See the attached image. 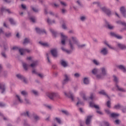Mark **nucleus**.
Returning <instances> with one entry per match:
<instances>
[{
  "label": "nucleus",
  "mask_w": 126,
  "mask_h": 126,
  "mask_svg": "<svg viewBox=\"0 0 126 126\" xmlns=\"http://www.w3.org/2000/svg\"><path fill=\"white\" fill-rule=\"evenodd\" d=\"M101 70V73L100 74H97V73H98V69L96 68H94L92 70V73L94 75H96V77L97 79H102V78L107 74V71H106V69H105V68H102Z\"/></svg>",
  "instance_id": "nucleus-1"
},
{
  "label": "nucleus",
  "mask_w": 126,
  "mask_h": 126,
  "mask_svg": "<svg viewBox=\"0 0 126 126\" xmlns=\"http://www.w3.org/2000/svg\"><path fill=\"white\" fill-rule=\"evenodd\" d=\"M69 45L71 49H73V46H74V45H76L78 48H83V47L85 46V45H80L78 40L75 37H71V39L69 41Z\"/></svg>",
  "instance_id": "nucleus-2"
},
{
  "label": "nucleus",
  "mask_w": 126,
  "mask_h": 126,
  "mask_svg": "<svg viewBox=\"0 0 126 126\" xmlns=\"http://www.w3.org/2000/svg\"><path fill=\"white\" fill-rule=\"evenodd\" d=\"M59 95L58 93H54V92H49L46 94V96H48L50 99L53 100L54 98L57 97Z\"/></svg>",
  "instance_id": "nucleus-3"
},
{
  "label": "nucleus",
  "mask_w": 126,
  "mask_h": 126,
  "mask_svg": "<svg viewBox=\"0 0 126 126\" xmlns=\"http://www.w3.org/2000/svg\"><path fill=\"white\" fill-rule=\"evenodd\" d=\"M64 94L66 97H68V98H70L72 100V101H74V96L73 94H72V92H68L64 93Z\"/></svg>",
  "instance_id": "nucleus-4"
},
{
  "label": "nucleus",
  "mask_w": 126,
  "mask_h": 126,
  "mask_svg": "<svg viewBox=\"0 0 126 126\" xmlns=\"http://www.w3.org/2000/svg\"><path fill=\"white\" fill-rule=\"evenodd\" d=\"M60 35L61 36V43L62 45H65V41L67 39V36L64 35L63 33H61Z\"/></svg>",
  "instance_id": "nucleus-5"
},
{
  "label": "nucleus",
  "mask_w": 126,
  "mask_h": 126,
  "mask_svg": "<svg viewBox=\"0 0 126 126\" xmlns=\"http://www.w3.org/2000/svg\"><path fill=\"white\" fill-rule=\"evenodd\" d=\"M64 79L63 81V84H65V83L68 82L70 80V78L69 75L65 74L64 75Z\"/></svg>",
  "instance_id": "nucleus-6"
},
{
  "label": "nucleus",
  "mask_w": 126,
  "mask_h": 126,
  "mask_svg": "<svg viewBox=\"0 0 126 126\" xmlns=\"http://www.w3.org/2000/svg\"><path fill=\"white\" fill-rule=\"evenodd\" d=\"M16 77H17V78H19V79H21V80H23L25 83H26V82H27V80H26V79H25V78H24V77L21 74H17L16 75Z\"/></svg>",
  "instance_id": "nucleus-7"
},
{
  "label": "nucleus",
  "mask_w": 126,
  "mask_h": 126,
  "mask_svg": "<svg viewBox=\"0 0 126 126\" xmlns=\"http://www.w3.org/2000/svg\"><path fill=\"white\" fill-rule=\"evenodd\" d=\"M51 53L53 57L54 58H56V57H58V51H57V49H53L51 51Z\"/></svg>",
  "instance_id": "nucleus-8"
},
{
  "label": "nucleus",
  "mask_w": 126,
  "mask_h": 126,
  "mask_svg": "<svg viewBox=\"0 0 126 126\" xmlns=\"http://www.w3.org/2000/svg\"><path fill=\"white\" fill-rule=\"evenodd\" d=\"M19 52L22 56L23 55H24L25 53H29L30 52V50L29 49H19Z\"/></svg>",
  "instance_id": "nucleus-9"
},
{
  "label": "nucleus",
  "mask_w": 126,
  "mask_h": 126,
  "mask_svg": "<svg viewBox=\"0 0 126 126\" xmlns=\"http://www.w3.org/2000/svg\"><path fill=\"white\" fill-rule=\"evenodd\" d=\"M120 11H121L122 14L123 15V16H124V17H126V8H125V7H121L120 8Z\"/></svg>",
  "instance_id": "nucleus-10"
},
{
  "label": "nucleus",
  "mask_w": 126,
  "mask_h": 126,
  "mask_svg": "<svg viewBox=\"0 0 126 126\" xmlns=\"http://www.w3.org/2000/svg\"><path fill=\"white\" fill-rule=\"evenodd\" d=\"M100 53L104 55H108V49L106 48H102L100 50Z\"/></svg>",
  "instance_id": "nucleus-11"
},
{
  "label": "nucleus",
  "mask_w": 126,
  "mask_h": 126,
  "mask_svg": "<svg viewBox=\"0 0 126 126\" xmlns=\"http://www.w3.org/2000/svg\"><path fill=\"white\" fill-rule=\"evenodd\" d=\"M101 10L104 12H105V13H106L107 14V15H110V14H111V11H110V10L106 8V7H102L101 8Z\"/></svg>",
  "instance_id": "nucleus-12"
},
{
  "label": "nucleus",
  "mask_w": 126,
  "mask_h": 126,
  "mask_svg": "<svg viewBox=\"0 0 126 126\" xmlns=\"http://www.w3.org/2000/svg\"><path fill=\"white\" fill-rule=\"evenodd\" d=\"M103 44H104V45H106V46H107L108 48H109V49H111V50H117V49H116V48L109 45V44H108V41H107V40L104 41Z\"/></svg>",
  "instance_id": "nucleus-13"
},
{
  "label": "nucleus",
  "mask_w": 126,
  "mask_h": 126,
  "mask_svg": "<svg viewBox=\"0 0 126 126\" xmlns=\"http://www.w3.org/2000/svg\"><path fill=\"white\" fill-rule=\"evenodd\" d=\"M110 35L111 36H113V37H115L116 38H117V39H122V38H123L122 36L117 34L115 32H110Z\"/></svg>",
  "instance_id": "nucleus-14"
},
{
  "label": "nucleus",
  "mask_w": 126,
  "mask_h": 126,
  "mask_svg": "<svg viewBox=\"0 0 126 126\" xmlns=\"http://www.w3.org/2000/svg\"><path fill=\"white\" fill-rule=\"evenodd\" d=\"M92 119V116H89L87 117V119H86V125H90V124L91 123V120Z\"/></svg>",
  "instance_id": "nucleus-15"
},
{
  "label": "nucleus",
  "mask_w": 126,
  "mask_h": 126,
  "mask_svg": "<svg viewBox=\"0 0 126 126\" xmlns=\"http://www.w3.org/2000/svg\"><path fill=\"white\" fill-rule=\"evenodd\" d=\"M116 87L119 91H121V92H125L126 90L125 89H123V88L120 87L118 84L116 85Z\"/></svg>",
  "instance_id": "nucleus-16"
},
{
  "label": "nucleus",
  "mask_w": 126,
  "mask_h": 126,
  "mask_svg": "<svg viewBox=\"0 0 126 126\" xmlns=\"http://www.w3.org/2000/svg\"><path fill=\"white\" fill-rule=\"evenodd\" d=\"M105 24V26L109 29H114V26H112V25H110L108 22L106 21Z\"/></svg>",
  "instance_id": "nucleus-17"
},
{
  "label": "nucleus",
  "mask_w": 126,
  "mask_h": 126,
  "mask_svg": "<svg viewBox=\"0 0 126 126\" xmlns=\"http://www.w3.org/2000/svg\"><path fill=\"white\" fill-rule=\"evenodd\" d=\"M90 107H94L95 109L99 110V106L97 105H95V104H94V103H93V102H90Z\"/></svg>",
  "instance_id": "nucleus-18"
},
{
  "label": "nucleus",
  "mask_w": 126,
  "mask_h": 126,
  "mask_svg": "<svg viewBox=\"0 0 126 126\" xmlns=\"http://www.w3.org/2000/svg\"><path fill=\"white\" fill-rule=\"evenodd\" d=\"M0 89L1 93H4V91H5V88L4 87V85L0 84Z\"/></svg>",
  "instance_id": "nucleus-19"
},
{
  "label": "nucleus",
  "mask_w": 126,
  "mask_h": 126,
  "mask_svg": "<svg viewBox=\"0 0 126 126\" xmlns=\"http://www.w3.org/2000/svg\"><path fill=\"white\" fill-rule=\"evenodd\" d=\"M61 63L62 65H63V66H64V67H65V66H67V63L64 60H62L61 61Z\"/></svg>",
  "instance_id": "nucleus-20"
},
{
  "label": "nucleus",
  "mask_w": 126,
  "mask_h": 126,
  "mask_svg": "<svg viewBox=\"0 0 126 126\" xmlns=\"http://www.w3.org/2000/svg\"><path fill=\"white\" fill-rule=\"evenodd\" d=\"M39 43L40 45H41V46H43V47H48V46H49V44H48L47 42L40 41Z\"/></svg>",
  "instance_id": "nucleus-21"
},
{
  "label": "nucleus",
  "mask_w": 126,
  "mask_h": 126,
  "mask_svg": "<svg viewBox=\"0 0 126 126\" xmlns=\"http://www.w3.org/2000/svg\"><path fill=\"white\" fill-rule=\"evenodd\" d=\"M118 68H120V69H122L124 72H126V68L125 67V66H124L123 65H119Z\"/></svg>",
  "instance_id": "nucleus-22"
},
{
  "label": "nucleus",
  "mask_w": 126,
  "mask_h": 126,
  "mask_svg": "<svg viewBox=\"0 0 126 126\" xmlns=\"http://www.w3.org/2000/svg\"><path fill=\"white\" fill-rule=\"evenodd\" d=\"M117 46L120 49H126V45H123L121 43H118Z\"/></svg>",
  "instance_id": "nucleus-23"
},
{
  "label": "nucleus",
  "mask_w": 126,
  "mask_h": 126,
  "mask_svg": "<svg viewBox=\"0 0 126 126\" xmlns=\"http://www.w3.org/2000/svg\"><path fill=\"white\" fill-rule=\"evenodd\" d=\"M84 83L85 84H88L89 83V79L88 78H84Z\"/></svg>",
  "instance_id": "nucleus-24"
},
{
  "label": "nucleus",
  "mask_w": 126,
  "mask_h": 126,
  "mask_svg": "<svg viewBox=\"0 0 126 126\" xmlns=\"http://www.w3.org/2000/svg\"><path fill=\"white\" fill-rule=\"evenodd\" d=\"M36 65H37V62L36 61L32 62V63L31 64V67H32V68L36 67Z\"/></svg>",
  "instance_id": "nucleus-25"
},
{
  "label": "nucleus",
  "mask_w": 126,
  "mask_h": 126,
  "mask_svg": "<svg viewBox=\"0 0 126 126\" xmlns=\"http://www.w3.org/2000/svg\"><path fill=\"white\" fill-rule=\"evenodd\" d=\"M80 95L81 96V97H83V100H86V96H85V94H84L83 93V92H81L80 93Z\"/></svg>",
  "instance_id": "nucleus-26"
},
{
  "label": "nucleus",
  "mask_w": 126,
  "mask_h": 126,
  "mask_svg": "<svg viewBox=\"0 0 126 126\" xmlns=\"http://www.w3.org/2000/svg\"><path fill=\"white\" fill-rule=\"evenodd\" d=\"M35 30L37 33H42L43 32H45V31H42V30L39 29L38 28H35Z\"/></svg>",
  "instance_id": "nucleus-27"
},
{
  "label": "nucleus",
  "mask_w": 126,
  "mask_h": 126,
  "mask_svg": "<svg viewBox=\"0 0 126 126\" xmlns=\"http://www.w3.org/2000/svg\"><path fill=\"white\" fill-rule=\"evenodd\" d=\"M23 66L24 69L26 70L28 69V67H29V65H28L27 64H26V63H23Z\"/></svg>",
  "instance_id": "nucleus-28"
},
{
  "label": "nucleus",
  "mask_w": 126,
  "mask_h": 126,
  "mask_svg": "<svg viewBox=\"0 0 126 126\" xmlns=\"http://www.w3.org/2000/svg\"><path fill=\"white\" fill-rule=\"evenodd\" d=\"M117 24H121L122 25H123L126 27V23L125 22H122V21H119L117 22Z\"/></svg>",
  "instance_id": "nucleus-29"
},
{
  "label": "nucleus",
  "mask_w": 126,
  "mask_h": 126,
  "mask_svg": "<svg viewBox=\"0 0 126 126\" xmlns=\"http://www.w3.org/2000/svg\"><path fill=\"white\" fill-rule=\"evenodd\" d=\"M93 63L94 64H96V65H98V64H99V63L98 62V61L97 60H96L95 59L93 60Z\"/></svg>",
  "instance_id": "nucleus-30"
},
{
  "label": "nucleus",
  "mask_w": 126,
  "mask_h": 126,
  "mask_svg": "<svg viewBox=\"0 0 126 126\" xmlns=\"http://www.w3.org/2000/svg\"><path fill=\"white\" fill-rule=\"evenodd\" d=\"M62 50H63V52H66V53H67V54H70V53H71V51L67 50L64 49L63 47H62Z\"/></svg>",
  "instance_id": "nucleus-31"
},
{
  "label": "nucleus",
  "mask_w": 126,
  "mask_h": 126,
  "mask_svg": "<svg viewBox=\"0 0 126 126\" xmlns=\"http://www.w3.org/2000/svg\"><path fill=\"white\" fill-rule=\"evenodd\" d=\"M119 116V114L117 113H111V117L112 118H116V117H118Z\"/></svg>",
  "instance_id": "nucleus-32"
},
{
  "label": "nucleus",
  "mask_w": 126,
  "mask_h": 126,
  "mask_svg": "<svg viewBox=\"0 0 126 126\" xmlns=\"http://www.w3.org/2000/svg\"><path fill=\"white\" fill-rule=\"evenodd\" d=\"M4 11H7V12L9 13V10H7L4 7H1V12H3Z\"/></svg>",
  "instance_id": "nucleus-33"
},
{
  "label": "nucleus",
  "mask_w": 126,
  "mask_h": 126,
  "mask_svg": "<svg viewBox=\"0 0 126 126\" xmlns=\"http://www.w3.org/2000/svg\"><path fill=\"white\" fill-rule=\"evenodd\" d=\"M113 79L115 82H116V83L119 82V79L117 77H116V76H113Z\"/></svg>",
  "instance_id": "nucleus-34"
},
{
  "label": "nucleus",
  "mask_w": 126,
  "mask_h": 126,
  "mask_svg": "<svg viewBox=\"0 0 126 126\" xmlns=\"http://www.w3.org/2000/svg\"><path fill=\"white\" fill-rule=\"evenodd\" d=\"M77 100H78V101L77 103V106H78L79 105H83V102L80 101L79 100V98H77Z\"/></svg>",
  "instance_id": "nucleus-35"
},
{
  "label": "nucleus",
  "mask_w": 126,
  "mask_h": 126,
  "mask_svg": "<svg viewBox=\"0 0 126 126\" xmlns=\"http://www.w3.org/2000/svg\"><path fill=\"white\" fill-rule=\"evenodd\" d=\"M50 31L51 32V33H52V35H53V36H56V35L57 34V32H55V31H54V30L51 29Z\"/></svg>",
  "instance_id": "nucleus-36"
},
{
  "label": "nucleus",
  "mask_w": 126,
  "mask_h": 126,
  "mask_svg": "<svg viewBox=\"0 0 126 126\" xmlns=\"http://www.w3.org/2000/svg\"><path fill=\"white\" fill-rule=\"evenodd\" d=\"M55 120L57 122V123H58V124H62V121L60 118H56Z\"/></svg>",
  "instance_id": "nucleus-37"
},
{
  "label": "nucleus",
  "mask_w": 126,
  "mask_h": 126,
  "mask_svg": "<svg viewBox=\"0 0 126 126\" xmlns=\"http://www.w3.org/2000/svg\"><path fill=\"white\" fill-rule=\"evenodd\" d=\"M21 94H22V95H23V96H26V95H27L28 94L26 92V91H23L21 92Z\"/></svg>",
  "instance_id": "nucleus-38"
},
{
  "label": "nucleus",
  "mask_w": 126,
  "mask_h": 126,
  "mask_svg": "<svg viewBox=\"0 0 126 126\" xmlns=\"http://www.w3.org/2000/svg\"><path fill=\"white\" fill-rule=\"evenodd\" d=\"M9 21L10 22L11 24H15V22L12 18L9 19Z\"/></svg>",
  "instance_id": "nucleus-39"
},
{
  "label": "nucleus",
  "mask_w": 126,
  "mask_h": 126,
  "mask_svg": "<svg viewBox=\"0 0 126 126\" xmlns=\"http://www.w3.org/2000/svg\"><path fill=\"white\" fill-rule=\"evenodd\" d=\"M29 41H30L29 39H28V38H26V39H25V40H24V42H23V44H27V43H29Z\"/></svg>",
  "instance_id": "nucleus-40"
},
{
  "label": "nucleus",
  "mask_w": 126,
  "mask_h": 126,
  "mask_svg": "<svg viewBox=\"0 0 126 126\" xmlns=\"http://www.w3.org/2000/svg\"><path fill=\"white\" fill-rule=\"evenodd\" d=\"M99 94H102V95H106V93L105 91L102 90L99 92Z\"/></svg>",
  "instance_id": "nucleus-41"
},
{
  "label": "nucleus",
  "mask_w": 126,
  "mask_h": 126,
  "mask_svg": "<svg viewBox=\"0 0 126 126\" xmlns=\"http://www.w3.org/2000/svg\"><path fill=\"white\" fill-rule=\"evenodd\" d=\"M16 97L17 98L18 100L19 101V102H20V103H23V101H22L21 99H20V96H19V95H16Z\"/></svg>",
  "instance_id": "nucleus-42"
},
{
  "label": "nucleus",
  "mask_w": 126,
  "mask_h": 126,
  "mask_svg": "<svg viewBox=\"0 0 126 126\" xmlns=\"http://www.w3.org/2000/svg\"><path fill=\"white\" fill-rule=\"evenodd\" d=\"M106 105L108 108H110L111 107V102L110 101H108L107 102Z\"/></svg>",
  "instance_id": "nucleus-43"
},
{
  "label": "nucleus",
  "mask_w": 126,
  "mask_h": 126,
  "mask_svg": "<svg viewBox=\"0 0 126 126\" xmlns=\"http://www.w3.org/2000/svg\"><path fill=\"white\" fill-rule=\"evenodd\" d=\"M115 109H120L121 108V105L120 104H117L114 106Z\"/></svg>",
  "instance_id": "nucleus-44"
},
{
  "label": "nucleus",
  "mask_w": 126,
  "mask_h": 126,
  "mask_svg": "<svg viewBox=\"0 0 126 126\" xmlns=\"http://www.w3.org/2000/svg\"><path fill=\"white\" fill-rule=\"evenodd\" d=\"M74 75L75 77H79V76H80V74L78 73H76Z\"/></svg>",
  "instance_id": "nucleus-45"
},
{
  "label": "nucleus",
  "mask_w": 126,
  "mask_h": 126,
  "mask_svg": "<svg viewBox=\"0 0 126 126\" xmlns=\"http://www.w3.org/2000/svg\"><path fill=\"white\" fill-rule=\"evenodd\" d=\"M32 93L34 94V95H37L38 94V92L35 90H32Z\"/></svg>",
  "instance_id": "nucleus-46"
},
{
  "label": "nucleus",
  "mask_w": 126,
  "mask_h": 126,
  "mask_svg": "<svg viewBox=\"0 0 126 126\" xmlns=\"http://www.w3.org/2000/svg\"><path fill=\"white\" fill-rule=\"evenodd\" d=\"M85 19H86V17H85V16H82L81 17V20H82V21H84Z\"/></svg>",
  "instance_id": "nucleus-47"
},
{
  "label": "nucleus",
  "mask_w": 126,
  "mask_h": 126,
  "mask_svg": "<svg viewBox=\"0 0 126 126\" xmlns=\"http://www.w3.org/2000/svg\"><path fill=\"white\" fill-rule=\"evenodd\" d=\"M24 116H27V117H29V112L27 111L26 113H24Z\"/></svg>",
  "instance_id": "nucleus-48"
},
{
  "label": "nucleus",
  "mask_w": 126,
  "mask_h": 126,
  "mask_svg": "<svg viewBox=\"0 0 126 126\" xmlns=\"http://www.w3.org/2000/svg\"><path fill=\"white\" fill-rule=\"evenodd\" d=\"M22 8L23 9H26V6L24 4H22L21 5Z\"/></svg>",
  "instance_id": "nucleus-49"
},
{
  "label": "nucleus",
  "mask_w": 126,
  "mask_h": 126,
  "mask_svg": "<svg viewBox=\"0 0 126 126\" xmlns=\"http://www.w3.org/2000/svg\"><path fill=\"white\" fill-rule=\"evenodd\" d=\"M62 28L63 29H66V25H65V24H63L62 25Z\"/></svg>",
  "instance_id": "nucleus-50"
},
{
  "label": "nucleus",
  "mask_w": 126,
  "mask_h": 126,
  "mask_svg": "<svg viewBox=\"0 0 126 126\" xmlns=\"http://www.w3.org/2000/svg\"><path fill=\"white\" fill-rule=\"evenodd\" d=\"M62 112L65 115H68V112L67 111L63 110Z\"/></svg>",
  "instance_id": "nucleus-51"
},
{
  "label": "nucleus",
  "mask_w": 126,
  "mask_h": 126,
  "mask_svg": "<svg viewBox=\"0 0 126 126\" xmlns=\"http://www.w3.org/2000/svg\"><path fill=\"white\" fill-rule=\"evenodd\" d=\"M28 61H30L31 62H32V57H29L27 58Z\"/></svg>",
  "instance_id": "nucleus-52"
},
{
  "label": "nucleus",
  "mask_w": 126,
  "mask_h": 126,
  "mask_svg": "<svg viewBox=\"0 0 126 126\" xmlns=\"http://www.w3.org/2000/svg\"><path fill=\"white\" fill-rule=\"evenodd\" d=\"M31 21H32V22H35V18H33V17H31L30 18Z\"/></svg>",
  "instance_id": "nucleus-53"
},
{
  "label": "nucleus",
  "mask_w": 126,
  "mask_h": 126,
  "mask_svg": "<svg viewBox=\"0 0 126 126\" xmlns=\"http://www.w3.org/2000/svg\"><path fill=\"white\" fill-rule=\"evenodd\" d=\"M115 123L116 125H119V124H120V121L119 120H117L115 121Z\"/></svg>",
  "instance_id": "nucleus-54"
},
{
  "label": "nucleus",
  "mask_w": 126,
  "mask_h": 126,
  "mask_svg": "<svg viewBox=\"0 0 126 126\" xmlns=\"http://www.w3.org/2000/svg\"><path fill=\"white\" fill-rule=\"evenodd\" d=\"M25 103H26L27 104L29 103V100H28V99H25Z\"/></svg>",
  "instance_id": "nucleus-55"
},
{
  "label": "nucleus",
  "mask_w": 126,
  "mask_h": 126,
  "mask_svg": "<svg viewBox=\"0 0 126 126\" xmlns=\"http://www.w3.org/2000/svg\"><path fill=\"white\" fill-rule=\"evenodd\" d=\"M104 126H109V123H108V122H105L104 123Z\"/></svg>",
  "instance_id": "nucleus-56"
},
{
  "label": "nucleus",
  "mask_w": 126,
  "mask_h": 126,
  "mask_svg": "<svg viewBox=\"0 0 126 126\" xmlns=\"http://www.w3.org/2000/svg\"><path fill=\"white\" fill-rule=\"evenodd\" d=\"M32 10H33V11H35V12H37V11H38V9H36L35 8H32Z\"/></svg>",
  "instance_id": "nucleus-57"
},
{
  "label": "nucleus",
  "mask_w": 126,
  "mask_h": 126,
  "mask_svg": "<svg viewBox=\"0 0 126 126\" xmlns=\"http://www.w3.org/2000/svg\"><path fill=\"white\" fill-rule=\"evenodd\" d=\"M97 113L98 114H99L100 115H102V112H101L100 110L96 111Z\"/></svg>",
  "instance_id": "nucleus-58"
},
{
  "label": "nucleus",
  "mask_w": 126,
  "mask_h": 126,
  "mask_svg": "<svg viewBox=\"0 0 126 126\" xmlns=\"http://www.w3.org/2000/svg\"><path fill=\"white\" fill-rule=\"evenodd\" d=\"M38 76H39V77H41L42 78V77L44 76V75H43V74H38Z\"/></svg>",
  "instance_id": "nucleus-59"
},
{
  "label": "nucleus",
  "mask_w": 126,
  "mask_h": 126,
  "mask_svg": "<svg viewBox=\"0 0 126 126\" xmlns=\"http://www.w3.org/2000/svg\"><path fill=\"white\" fill-rule=\"evenodd\" d=\"M1 55H2V57H3L4 58H5L6 57V56L5 55V54L4 53H2Z\"/></svg>",
  "instance_id": "nucleus-60"
},
{
  "label": "nucleus",
  "mask_w": 126,
  "mask_h": 126,
  "mask_svg": "<svg viewBox=\"0 0 126 126\" xmlns=\"http://www.w3.org/2000/svg\"><path fill=\"white\" fill-rule=\"evenodd\" d=\"M105 112L106 114H110V110H105Z\"/></svg>",
  "instance_id": "nucleus-61"
},
{
  "label": "nucleus",
  "mask_w": 126,
  "mask_h": 126,
  "mask_svg": "<svg viewBox=\"0 0 126 126\" xmlns=\"http://www.w3.org/2000/svg\"><path fill=\"white\" fill-rule=\"evenodd\" d=\"M61 4L63 5H66V4L64 2H61Z\"/></svg>",
  "instance_id": "nucleus-62"
},
{
  "label": "nucleus",
  "mask_w": 126,
  "mask_h": 126,
  "mask_svg": "<svg viewBox=\"0 0 126 126\" xmlns=\"http://www.w3.org/2000/svg\"><path fill=\"white\" fill-rule=\"evenodd\" d=\"M11 33H9L8 34H6V37H9L10 36H11Z\"/></svg>",
  "instance_id": "nucleus-63"
},
{
  "label": "nucleus",
  "mask_w": 126,
  "mask_h": 126,
  "mask_svg": "<svg viewBox=\"0 0 126 126\" xmlns=\"http://www.w3.org/2000/svg\"><path fill=\"white\" fill-rule=\"evenodd\" d=\"M32 73H34V74H36L37 72L36 71V70H32Z\"/></svg>",
  "instance_id": "nucleus-64"
}]
</instances>
